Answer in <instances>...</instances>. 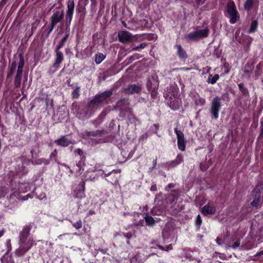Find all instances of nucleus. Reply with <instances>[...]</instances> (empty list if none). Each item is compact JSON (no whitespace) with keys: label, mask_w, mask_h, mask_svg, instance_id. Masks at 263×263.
Instances as JSON below:
<instances>
[{"label":"nucleus","mask_w":263,"mask_h":263,"mask_svg":"<svg viewBox=\"0 0 263 263\" xmlns=\"http://www.w3.org/2000/svg\"><path fill=\"white\" fill-rule=\"evenodd\" d=\"M32 227L31 223L25 226L20 233V247L15 251V254L17 256H23L33 245V239H28Z\"/></svg>","instance_id":"nucleus-1"},{"label":"nucleus","mask_w":263,"mask_h":263,"mask_svg":"<svg viewBox=\"0 0 263 263\" xmlns=\"http://www.w3.org/2000/svg\"><path fill=\"white\" fill-rule=\"evenodd\" d=\"M159 87V81L158 77L152 76L148 77L146 82V87L151 93L152 99H155L158 96V89Z\"/></svg>","instance_id":"nucleus-2"},{"label":"nucleus","mask_w":263,"mask_h":263,"mask_svg":"<svg viewBox=\"0 0 263 263\" xmlns=\"http://www.w3.org/2000/svg\"><path fill=\"white\" fill-rule=\"evenodd\" d=\"M18 56L20 60L16 70V73L14 77L13 82L14 87L17 88H20L21 87L23 77V70L25 64L23 53H20Z\"/></svg>","instance_id":"nucleus-3"},{"label":"nucleus","mask_w":263,"mask_h":263,"mask_svg":"<svg viewBox=\"0 0 263 263\" xmlns=\"http://www.w3.org/2000/svg\"><path fill=\"white\" fill-rule=\"evenodd\" d=\"M263 189V183L261 182H258L252 193V196L253 200L251 202V205L253 207L258 208L260 206V194Z\"/></svg>","instance_id":"nucleus-4"},{"label":"nucleus","mask_w":263,"mask_h":263,"mask_svg":"<svg viewBox=\"0 0 263 263\" xmlns=\"http://www.w3.org/2000/svg\"><path fill=\"white\" fill-rule=\"evenodd\" d=\"M227 12L230 17V23L235 24L239 20V13L237 11L235 4L233 1H230L228 3Z\"/></svg>","instance_id":"nucleus-5"},{"label":"nucleus","mask_w":263,"mask_h":263,"mask_svg":"<svg viewBox=\"0 0 263 263\" xmlns=\"http://www.w3.org/2000/svg\"><path fill=\"white\" fill-rule=\"evenodd\" d=\"M74 0H69L67 3V10L66 12L65 24L66 30H69L74 9Z\"/></svg>","instance_id":"nucleus-6"},{"label":"nucleus","mask_w":263,"mask_h":263,"mask_svg":"<svg viewBox=\"0 0 263 263\" xmlns=\"http://www.w3.org/2000/svg\"><path fill=\"white\" fill-rule=\"evenodd\" d=\"M221 98L218 96L214 97L211 103V107L210 111L212 118L217 119L219 116V111L221 108Z\"/></svg>","instance_id":"nucleus-7"},{"label":"nucleus","mask_w":263,"mask_h":263,"mask_svg":"<svg viewBox=\"0 0 263 263\" xmlns=\"http://www.w3.org/2000/svg\"><path fill=\"white\" fill-rule=\"evenodd\" d=\"M210 30L208 27L203 29L197 30L195 32L187 34V38L191 40H195L198 39L206 37L209 35Z\"/></svg>","instance_id":"nucleus-8"},{"label":"nucleus","mask_w":263,"mask_h":263,"mask_svg":"<svg viewBox=\"0 0 263 263\" xmlns=\"http://www.w3.org/2000/svg\"><path fill=\"white\" fill-rule=\"evenodd\" d=\"M120 170H114L107 173L104 172V174L105 177H108V178L106 179L107 181L110 182L112 184H117L118 183V178L120 177Z\"/></svg>","instance_id":"nucleus-9"},{"label":"nucleus","mask_w":263,"mask_h":263,"mask_svg":"<svg viewBox=\"0 0 263 263\" xmlns=\"http://www.w3.org/2000/svg\"><path fill=\"white\" fill-rule=\"evenodd\" d=\"M74 153L75 157H80V160L76 164L77 166L78 167V169L76 170V171L80 172L82 167L85 165L86 156L83 150L80 148L76 149L74 152Z\"/></svg>","instance_id":"nucleus-10"},{"label":"nucleus","mask_w":263,"mask_h":263,"mask_svg":"<svg viewBox=\"0 0 263 263\" xmlns=\"http://www.w3.org/2000/svg\"><path fill=\"white\" fill-rule=\"evenodd\" d=\"M64 10L54 9L53 11V14L51 16L50 21L53 22L56 24L62 23L64 19Z\"/></svg>","instance_id":"nucleus-11"},{"label":"nucleus","mask_w":263,"mask_h":263,"mask_svg":"<svg viewBox=\"0 0 263 263\" xmlns=\"http://www.w3.org/2000/svg\"><path fill=\"white\" fill-rule=\"evenodd\" d=\"M54 143L58 146L67 147L70 144H74L76 143V142L75 140H70L66 136H62L55 140Z\"/></svg>","instance_id":"nucleus-12"},{"label":"nucleus","mask_w":263,"mask_h":263,"mask_svg":"<svg viewBox=\"0 0 263 263\" xmlns=\"http://www.w3.org/2000/svg\"><path fill=\"white\" fill-rule=\"evenodd\" d=\"M116 107L122 111H128L129 108V102L128 99L121 98L116 103Z\"/></svg>","instance_id":"nucleus-13"},{"label":"nucleus","mask_w":263,"mask_h":263,"mask_svg":"<svg viewBox=\"0 0 263 263\" xmlns=\"http://www.w3.org/2000/svg\"><path fill=\"white\" fill-rule=\"evenodd\" d=\"M102 105H104V104L98 94L88 103L87 107L90 109H93Z\"/></svg>","instance_id":"nucleus-14"},{"label":"nucleus","mask_w":263,"mask_h":263,"mask_svg":"<svg viewBox=\"0 0 263 263\" xmlns=\"http://www.w3.org/2000/svg\"><path fill=\"white\" fill-rule=\"evenodd\" d=\"M18 160L22 162V165L21 166H18V167H16V171L22 173V174H26L28 171L25 167V164H29L30 161L28 159H26L24 157H18Z\"/></svg>","instance_id":"nucleus-15"},{"label":"nucleus","mask_w":263,"mask_h":263,"mask_svg":"<svg viewBox=\"0 0 263 263\" xmlns=\"http://www.w3.org/2000/svg\"><path fill=\"white\" fill-rule=\"evenodd\" d=\"M119 40L122 43H126L132 40V36L127 31H121L118 33Z\"/></svg>","instance_id":"nucleus-16"},{"label":"nucleus","mask_w":263,"mask_h":263,"mask_svg":"<svg viewBox=\"0 0 263 263\" xmlns=\"http://www.w3.org/2000/svg\"><path fill=\"white\" fill-rule=\"evenodd\" d=\"M105 132L104 129L101 130H96L95 131L89 132L85 131L84 133L82 134V137L83 138H85L86 137H95V136H100L101 137L105 134Z\"/></svg>","instance_id":"nucleus-17"},{"label":"nucleus","mask_w":263,"mask_h":263,"mask_svg":"<svg viewBox=\"0 0 263 263\" xmlns=\"http://www.w3.org/2000/svg\"><path fill=\"white\" fill-rule=\"evenodd\" d=\"M141 91V86L137 84L130 85L125 89V92L127 94L138 93Z\"/></svg>","instance_id":"nucleus-18"},{"label":"nucleus","mask_w":263,"mask_h":263,"mask_svg":"<svg viewBox=\"0 0 263 263\" xmlns=\"http://www.w3.org/2000/svg\"><path fill=\"white\" fill-rule=\"evenodd\" d=\"M60 49L55 48L56 58L53 64V67L57 69L64 59L63 53L60 51Z\"/></svg>","instance_id":"nucleus-19"},{"label":"nucleus","mask_w":263,"mask_h":263,"mask_svg":"<svg viewBox=\"0 0 263 263\" xmlns=\"http://www.w3.org/2000/svg\"><path fill=\"white\" fill-rule=\"evenodd\" d=\"M112 95V90H109L104 91L100 94H98L99 97L100 98L103 104H107L108 103L109 99Z\"/></svg>","instance_id":"nucleus-20"},{"label":"nucleus","mask_w":263,"mask_h":263,"mask_svg":"<svg viewBox=\"0 0 263 263\" xmlns=\"http://www.w3.org/2000/svg\"><path fill=\"white\" fill-rule=\"evenodd\" d=\"M216 212V209L213 206H211L209 204H207L203 206L201 209V213L204 216H206L209 214H213Z\"/></svg>","instance_id":"nucleus-21"},{"label":"nucleus","mask_w":263,"mask_h":263,"mask_svg":"<svg viewBox=\"0 0 263 263\" xmlns=\"http://www.w3.org/2000/svg\"><path fill=\"white\" fill-rule=\"evenodd\" d=\"M179 89L176 84H172L170 88H167V92L171 94L174 98H178L179 96L178 94Z\"/></svg>","instance_id":"nucleus-22"},{"label":"nucleus","mask_w":263,"mask_h":263,"mask_svg":"<svg viewBox=\"0 0 263 263\" xmlns=\"http://www.w3.org/2000/svg\"><path fill=\"white\" fill-rule=\"evenodd\" d=\"M84 182H81L80 185L82 186V189H79L77 191L75 190L73 193L74 198H82L85 196L84 195Z\"/></svg>","instance_id":"nucleus-23"},{"label":"nucleus","mask_w":263,"mask_h":263,"mask_svg":"<svg viewBox=\"0 0 263 263\" xmlns=\"http://www.w3.org/2000/svg\"><path fill=\"white\" fill-rule=\"evenodd\" d=\"M31 162L33 165H41L42 164L48 165L49 163V161L45 158H40L34 160H32Z\"/></svg>","instance_id":"nucleus-24"},{"label":"nucleus","mask_w":263,"mask_h":263,"mask_svg":"<svg viewBox=\"0 0 263 263\" xmlns=\"http://www.w3.org/2000/svg\"><path fill=\"white\" fill-rule=\"evenodd\" d=\"M176 47L178 49V54L180 58L185 59L187 58V54L185 51L182 48L180 45H177Z\"/></svg>","instance_id":"nucleus-25"},{"label":"nucleus","mask_w":263,"mask_h":263,"mask_svg":"<svg viewBox=\"0 0 263 263\" xmlns=\"http://www.w3.org/2000/svg\"><path fill=\"white\" fill-rule=\"evenodd\" d=\"M77 12L80 14V20H83L85 15V8L83 6L79 5L77 6Z\"/></svg>","instance_id":"nucleus-26"},{"label":"nucleus","mask_w":263,"mask_h":263,"mask_svg":"<svg viewBox=\"0 0 263 263\" xmlns=\"http://www.w3.org/2000/svg\"><path fill=\"white\" fill-rule=\"evenodd\" d=\"M40 147L39 145L36 144L33 146V147L31 149L30 153L31 154V158L33 159L34 158H36L38 154L40 153Z\"/></svg>","instance_id":"nucleus-27"},{"label":"nucleus","mask_w":263,"mask_h":263,"mask_svg":"<svg viewBox=\"0 0 263 263\" xmlns=\"http://www.w3.org/2000/svg\"><path fill=\"white\" fill-rule=\"evenodd\" d=\"M183 161V156L181 154H178L176 157V159L174 160L170 161L172 164L173 167H175L177 165L179 164Z\"/></svg>","instance_id":"nucleus-28"},{"label":"nucleus","mask_w":263,"mask_h":263,"mask_svg":"<svg viewBox=\"0 0 263 263\" xmlns=\"http://www.w3.org/2000/svg\"><path fill=\"white\" fill-rule=\"evenodd\" d=\"M219 78V76L218 74H215L214 76H213L212 74H210L207 82L209 83L214 84L216 83Z\"/></svg>","instance_id":"nucleus-29"},{"label":"nucleus","mask_w":263,"mask_h":263,"mask_svg":"<svg viewBox=\"0 0 263 263\" xmlns=\"http://www.w3.org/2000/svg\"><path fill=\"white\" fill-rule=\"evenodd\" d=\"M145 222L146 224L149 226H153L155 223V220L152 217V216L149 215L148 214H146L145 217Z\"/></svg>","instance_id":"nucleus-30"},{"label":"nucleus","mask_w":263,"mask_h":263,"mask_svg":"<svg viewBox=\"0 0 263 263\" xmlns=\"http://www.w3.org/2000/svg\"><path fill=\"white\" fill-rule=\"evenodd\" d=\"M238 88L239 90L241 92L242 95L244 96H249V92L248 89L244 87V85L243 83H240L238 84Z\"/></svg>","instance_id":"nucleus-31"},{"label":"nucleus","mask_w":263,"mask_h":263,"mask_svg":"<svg viewBox=\"0 0 263 263\" xmlns=\"http://www.w3.org/2000/svg\"><path fill=\"white\" fill-rule=\"evenodd\" d=\"M254 0H247L244 4V8L246 10L249 11L253 7Z\"/></svg>","instance_id":"nucleus-32"},{"label":"nucleus","mask_w":263,"mask_h":263,"mask_svg":"<svg viewBox=\"0 0 263 263\" xmlns=\"http://www.w3.org/2000/svg\"><path fill=\"white\" fill-rule=\"evenodd\" d=\"M69 33L66 34L63 37V39L60 42L58 45L57 46L56 48H58V49L61 48L64 45L65 43L67 41V40L69 37Z\"/></svg>","instance_id":"nucleus-33"},{"label":"nucleus","mask_w":263,"mask_h":263,"mask_svg":"<svg viewBox=\"0 0 263 263\" xmlns=\"http://www.w3.org/2000/svg\"><path fill=\"white\" fill-rule=\"evenodd\" d=\"M105 55L102 53H99L96 55L95 62L97 64L101 63L105 59Z\"/></svg>","instance_id":"nucleus-34"},{"label":"nucleus","mask_w":263,"mask_h":263,"mask_svg":"<svg viewBox=\"0 0 263 263\" xmlns=\"http://www.w3.org/2000/svg\"><path fill=\"white\" fill-rule=\"evenodd\" d=\"M258 23L256 20L253 21L251 24L250 28L249 30V33H252L256 30L257 27Z\"/></svg>","instance_id":"nucleus-35"},{"label":"nucleus","mask_w":263,"mask_h":263,"mask_svg":"<svg viewBox=\"0 0 263 263\" xmlns=\"http://www.w3.org/2000/svg\"><path fill=\"white\" fill-rule=\"evenodd\" d=\"M177 144L178 148L181 151H185V140H177Z\"/></svg>","instance_id":"nucleus-36"},{"label":"nucleus","mask_w":263,"mask_h":263,"mask_svg":"<svg viewBox=\"0 0 263 263\" xmlns=\"http://www.w3.org/2000/svg\"><path fill=\"white\" fill-rule=\"evenodd\" d=\"M174 130L177 135V140H185L184 134L181 130H178L177 128H175Z\"/></svg>","instance_id":"nucleus-37"},{"label":"nucleus","mask_w":263,"mask_h":263,"mask_svg":"<svg viewBox=\"0 0 263 263\" xmlns=\"http://www.w3.org/2000/svg\"><path fill=\"white\" fill-rule=\"evenodd\" d=\"M253 68V66L252 64H250L249 63H247L245 66L243 70V71L246 73H249Z\"/></svg>","instance_id":"nucleus-38"},{"label":"nucleus","mask_w":263,"mask_h":263,"mask_svg":"<svg viewBox=\"0 0 263 263\" xmlns=\"http://www.w3.org/2000/svg\"><path fill=\"white\" fill-rule=\"evenodd\" d=\"M57 24L53 22H50V25H49V30L48 31L47 34H46V35L45 36V38L47 39V38H48L49 37L50 33L53 30V29H54V28L55 27V25Z\"/></svg>","instance_id":"nucleus-39"},{"label":"nucleus","mask_w":263,"mask_h":263,"mask_svg":"<svg viewBox=\"0 0 263 263\" xmlns=\"http://www.w3.org/2000/svg\"><path fill=\"white\" fill-rule=\"evenodd\" d=\"M57 24L53 22H50V25H49V30L48 31L47 34H46V35L45 36V38L47 39V38H48L49 37L50 33L53 30V29H54V28L55 27V25Z\"/></svg>","instance_id":"nucleus-40"},{"label":"nucleus","mask_w":263,"mask_h":263,"mask_svg":"<svg viewBox=\"0 0 263 263\" xmlns=\"http://www.w3.org/2000/svg\"><path fill=\"white\" fill-rule=\"evenodd\" d=\"M79 87H77L73 91L72 93V96L73 98H78L80 95H79Z\"/></svg>","instance_id":"nucleus-41"},{"label":"nucleus","mask_w":263,"mask_h":263,"mask_svg":"<svg viewBox=\"0 0 263 263\" xmlns=\"http://www.w3.org/2000/svg\"><path fill=\"white\" fill-rule=\"evenodd\" d=\"M159 128V125L155 124L152 126L150 128V130L155 134L157 133V132Z\"/></svg>","instance_id":"nucleus-42"},{"label":"nucleus","mask_w":263,"mask_h":263,"mask_svg":"<svg viewBox=\"0 0 263 263\" xmlns=\"http://www.w3.org/2000/svg\"><path fill=\"white\" fill-rule=\"evenodd\" d=\"M162 167L168 170L173 167L170 161L163 163Z\"/></svg>","instance_id":"nucleus-43"},{"label":"nucleus","mask_w":263,"mask_h":263,"mask_svg":"<svg viewBox=\"0 0 263 263\" xmlns=\"http://www.w3.org/2000/svg\"><path fill=\"white\" fill-rule=\"evenodd\" d=\"M147 44L146 43H142L139 46H136L132 49V50H137L140 49H143L147 46Z\"/></svg>","instance_id":"nucleus-44"},{"label":"nucleus","mask_w":263,"mask_h":263,"mask_svg":"<svg viewBox=\"0 0 263 263\" xmlns=\"http://www.w3.org/2000/svg\"><path fill=\"white\" fill-rule=\"evenodd\" d=\"M139 58V55L138 54H136L135 55H132V56H130L129 58H128V61L127 62V64H130V63H132L133 61H134L136 59H138Z\"/></svg>","instance_id":"nucleus-45"},{"label":"nucleus","mask_w":263,"mask_h":263,"mask_svg":"<svg viewBox=\"0 0 263 263\" xmlns=\"http://www.w3.org/2000/svg\"><path fill=\"white\" fill-rule=\"evenodd\" d=\"M15 70V69L9 67V70L8 72L7 73V74L6 76V79H8L9 78H10L13 74Z\"/></svg>","instance_id":"nucleus-46"},{"label":"nucleus","mask_w":263,"mask_h":263,"mask_svg":"<svg viewBox=\"0 0 263 263\" xmlns=\"http://www.w3.org/2000/svg\"><path fill=\"white\" fill-rule=\"evenodd\" d=\"M201 223H202L201 218L200 215H198L196 219V225L198 227V228H199Z\"/></svg>","instance_id":"nucleus-47"},{"label":"nucleus","mask_w":263,"mask_h":263,"mask_svg":"<svg viewBox=\"0 0 263 263\" xmlns=\"http://www.w3.org/2000/svg\"><path fill=\"white\" fill-rule=\"evenodd\" d=\"M208 168V166L206 165L205 163H200L199 165V169L202 171L205 172Z\"/></svg>","instance_id":"nucleus-48"},{"label":"nucleus","mask_w":263,"mask_h":263,"mask_svg":"<svg viewBox=\"0 0 263 263\" xmlns=\"http://www.w3.org/2000/svg\"><path fill=\"white\" fill-rule=\"evenodd\" d=\"M57 149H54L50 155V159L51 160H55L57 155Z\"/></svg>","instance_id":"nucleus-49"},{"label":"nucleus","mask_w":263,"mask_h":263,"mask_svg":"<svg viewBox=\"0 0 263 263\" xmlns=\"http://www.w3.org/2000/svg\"><path fill=\"white\" fill-rule=\"evenodd\" d=\"M73 226L77 229H79L82 227V223L81 220L73 224Z\"/></svg>","instance_id":"nucleus-50"},{"label":"nucleus","mask_w":263,"mask_h":263,"mask_svg":"<svg viewBox=\"0 0 263 263\" xmlns=\"http://www.w3.org/2000/svg\"><path fill=\"white\" fill-rule=\"evenodd\" d=\"M91 122L93 124L95 125L96 127H97L98 126L101 124L102 121L101 119H99V118H97L96 119L92 121Z\"/></svg>","instance_id":"nucleus-51"},{"label":"nucleus","mask_w":263,"mask_h":263,"mask_svg":"<svg viewBox=\"0 0 263 263\" xmlns=\"http://www.w3.org/2000/svg\"><path fill=\"white\" fill-rule=\"evenodd\" d=\"M261 256H263V251H261L258 253H257L254 256L253 258H252L253 260H256L257 259H258V258H256L257 257H260Z\"/></svg>","instance_id":"nucleus-52"},{"label":"nucleus","mask_w":263,"mask_h":263,"mask_svg":"<svg viewBox=\"0 0 263 263\" xmlns=\"http://www.w3.org/2000/svg\"><path fill=\"white\" fill-rule=\"evenodd\" d=\"M240 244V239H237L236 241L234 243V244L232 246V248L233 249H236L239 246Z\"/></svg>","instance_id":"nucleus-53"},{"label":"nucleus","mask_w":263,"mask_h":263,"mask_svg":"<svg viewBox=\"0 0 263 263\" xmlns=\"http://www.w3.org/2000/svg\"><path fill=\"white\" fill-rule=\"evenodd\" d=\"M50 101V106H51V107H52V106H53V101L52 100H50V99L48 98H46L45 99V103H46V109H47V108L48 107V103Z\"/></svg>","instance_id":"nucleus-54"},{"label":"nucleus","mask_w":263,"mask_h":263,"mask_svg":"<svg viewBox=\"0 0 263 263\" xmlns=\"http://www.w3.org/2000/svg\"><path fill=\"white\" fill-rule=\"evenodd\" d=\"M106 116L105 112L102 111L100 115L98 116V118L99 119H101V121L102 122L103 119L105 118Z\"/></svg>","instance_id":"nucleus-55"},{"label":"nucleus","mask_w":263,"mask_h":263,"mask_svg":"<svg viewBox=\"0 0 263 263\" xmlns=\"http://www.w3.org/2000/svg\"><path fill=\"white\" fill-rule=\"evenodd\" d=\"M157 165V158L153 160V166L149 168V172H151Z\"/></svg>","instance_id":"nucleus-56"},{"label":"nucleus","mask_w":263,"mask_h":263,"mask_svg":"<svg viewBox=\"0 0 263 263\" xmlns=\"http://www.w3.org/2000/svg\"><path fill=\"white\" fill-rule=\"evenodd\" d=\"M263 135V117L260 121V136Z\"/></svg>","instance_id":"nucleus-57"},{"label":"nucleus","mask_w":263,"mask_h":263,"mask_svg":"<svg viewBox=\"0 0 263 263\" xmlns=\"http://www.w3.org/2000/svg\"><path fill=\"white\" fill-rule=\"evenodd\" d=\"M216 242L218 245H221L223 243V240L220 237H217L216 239Z\"/></svg>","instance_id":"nucleus-58"},{"label":"nucleus","mask_w":263,"mask_h":263,"mask_svg":"<svg viewBox=\"0 0 263 263\" xmlns=\"http://www.w3.org/2000/svg\"><path fill=\"white\" fill-rule=\"evenodd\" d=\"M37 22V21H36L35 23H33L31 25V29H32V30L33 31V30H35L36 28V26L37 25H38V24L39 23L40 21H38V23L36 24V23Z\"/></svg>","instance_id":"nucleus-59"},{"label":"nucleus","mask_w":263,"mask_h":263,"mask_svg":"<svg viewBox=\"0 0 263 263\" xmlns=\"http://www.w3.org/2000/svg\"><path fill=\"white\" fill-rule=\"evenodd\" d=\"M170 106L173 109H176L177 107L175 105L174 102H171L170 103Z\"/></svg>","instance_id":"nucleus-60"},{"label":"nucleus","mask_w":263,"mask_h":263,"mask_svg":"<svg viewBox=\"0 0 263 263\" xmlns=\"http://www.w3.org/2000/svg\"><path fill=\"white\" fill-rule=\"evenodd\" d=\"M16 61H13L12 62V63H11V65H10V67L12 68H14V69H16Z\"/></svg>","instance_id":"nucleus-61"},{"label":"nucleus","mask_w":263,"mask_h":263,"mask_svg":"<svg viewBox=\"0 0 263 263\" xmlns=\"http://www.w3.org/2000/svg\"><path fill=\"white\" fill-rule=\"evenodd\" d=\"M123 235L127 239L130 238L132 237V234L131 233H126V234H124Z\"/></svg>","instance_id":"nucleus-62"},{"label":"nucleus","mask_w":263,"mask_h":263,"mask_svg":"<svg viewBox=\"0 0 263 263\" xmlns=\"http://www.w3.org/2000/svg\"><path fill=\"white\" fill-rule=\"evenodd\" d=\"M8 0H1L0 2V7L4 6L7 3Z\"/></svg>","instance_id":"nucleus-63"},{"label":"nucleus","mask_w":263,"mask_h":263,"mask_svg":"<svg viewBox=\"0 0 263 263\" xmlns=\"http://www.w3.org/2000/svg\"><path fill=\"white\" fill-rule=\"evenodd\" d=\"M174 184H172V183H170L166 187V190L167 191H168L170 189L174 187Z\"/></svg>","instance_id":"nucleus-64"}]
</instances>
